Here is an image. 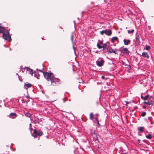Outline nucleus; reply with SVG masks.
Masks as SVG:
<instances>
[{
	"label": "nucleus",
	"mask_w": 154,
	"mask_h": 154,
	"mask_svg": "<svg viewBox=\"0 0 154 154\" xmlns=\"http://www.w3.org/2000/svg\"><path fill=\"white\" fill-rule=\"evenodd\" d=\"M94 114L93 113H91L90 114V118L91 119L93 120L94 119Z\"/></svg>",
	"instance_id": "obj_20"
},
{
	"label": "nucleus",
	"mask_w": 154,
	"mask_h": 154,
	"mask_svg": "<svg viewBox=\"0 0 154 154\" xmlns=\"http://www.w3.org/2000/svg\"><path fill=\"white\" fill-rule=\"evenodd\" d=\"M142 56L144 57H146L147 59L149 58V55L147 53L145 52H143L142 53Z\"/></svg>",
	"instance_id": "obj_11"
},
{
	"label": "nucleus",
	"mask_w": 154,
	"mask_h": 154,
	"mask_svg": "<svg viewBox=\"0 0 154 154\" xmlns=\"http://www.w3.org/2000/svg\"><path fill=\"white\" fill-rule=\"evenodd\" d=\"M137 129L141 132L142 133L143 132L144 128L143 127H138L137 128Z\"/></svg>",
	"instance_id": "obj_14"
},
{
	"label": "nucleus",
	"mask_w": 154,
	"mask_h": 154,
	"mask_svg": "<svg viewBox=\"0 0 154 154\" xmlns=\"http://www.w3.org/2000/svg\"><path fill=\"white\" fill-rule=\"evenodd\" d=\"M71 39L72 41V43L73 42V34H72L71 35Z\"/></svg>",
	"instance_id": "obj_28"
},
{
	"label": "nucleus",
	"mask_w": 154,
	"mask_h": 154,
	"mask_svg": "<svg viewBox=\"0 0 154 154\" xmlns=\"http://www.w3.org/2000/svg\"><path fill=\"white\" fill-rule=\"evenodd\" d=\"M2 37L5 40H8V41L10 42L11 41V36L10 35H8L6 33L4 32L3 34Z\"/></svg>",
	"instance_id": "obj_2"
},
{
	"label": "nucleus",
	"mask_w": 154,
	"mask_h": 154,
	"mask_svg": "<svg viewBox=\"0 0 154 154\" xmlns=\"http://www.w3.org/2000/svg\"><path fill=\"white\" fill-rule=\"evenodd\" d=\"M138 141H140V140H138Z\"/></svg>",
	"instance_id": "obj_41"
},
{
	"label": "nucleus",
	"mask_w": 154,
	"mask_h": 154,
	"mask_svg": "<svg viewBox=\"0 0 154 154\" xmlns=\"http://www.w3.org/2000/svg\"><path fill=\"white\" fill-rule=\"evenodd\" d=\"M11 144L12 145V144H13V143H11Z\"/></svg>",
	"instance_id": "obj_43"
},
{
	"label": "nucleus",
	"mask_w": 154,
	"mask_h": 154,
	"mask_svg": "<svg viewBox=\"0 0 154 154\" xmlns=\"http://www.w3.org/2000/svg\"><path fill=\"white\" fill-rule=\"evenodd\" d=\"M101 78L102 79H104L105 78V77L103 76H102L101 77Z\"/></svg>",
	"instance_id": "obj_36"
},
{
	"label": "nucleus",
	"mask_w": 154,
	"mask_h": 154,
	"mask_svg": "<svg viewBox=\"0 0 154 154\" xmlns=\"http://www.w3.org/2000/svg\"><path fill=\"white\" fill-rule=\"evenodd\" d=\"M5 32H4L6 33V34H8V35L10 34L9 31H8V29L5 30Z\"/></svg>",
	"instance_id": "obj_30"
},
{
	"label": "nucleus",
	"mask_w": 154,
	"mask_h": 154,
	"mask_svg": "<svg viewBox=\"0 0 154 154\" xmlns=\"http://www.w3.org/2000/svg\"><path fill=\"white\" fill-rule=\"evenodd\" d=\"M134 32V29H132L131 30H128V32L129 33H132Z\"/></svg>",
	"instance_id": "obj_25"
},
{
	"label": "nucleus",
	"mask_w": 154,
	"mask_h": 154,
	"mask_svg": "<svg viewBox=\"0 0 154 154\" xmlns=\"http://www.w3.org/2000/svg\"><path fill=\"white\" fill-rule=\"evenodd\" d=\"M151 99V98H150ZM149 102L150 103H151L150 104V105H152L154 106V101H153L152 100H151V99H149Z\"/></svg>",
	"instance_id": "obj_22"
},
{
	"label": "nucleus",
	"mask_w": 154,
	"mask_h": 154,
	"mask_svg": "<svg viewBox=\"0 0 154 154\" xmlns=\"http://www.w3.org/2000/svg\"><path fill=\"white\" fill-rule=\"evenodd\" d=\"M146 115V112H142L141 114V116L142 117L145 116Z\"/></svg>",
	"instance_id": "obj_29"
},
{
	"label": "nucleus",
	"mask_w": 154,
	"mask_h": 154,
	"mask_svg": "<svg viewBox=\"0 0 154 154\" xmlns=\"http://www.w3.org/2000/svg\"><path fill=\"white\" fill-rule=\"evenodd\" d=\"M10 116H9L10 118L12 119H14L17 116L15 113H11L10 114Z\"/></svg>",
	"instance_id": "obj_8"
},
{
	"label": "nucleus",
	"mask_w": 154,
	"mask_h": 154,
	"mask_svg": "<svg viewBox=\"0 0 154 154\" xmlns=\"http://www.w3.org/2000/svg\"><path fill=\"white\" fill-rule=\"evenodd\" d=\"M136 38L137 40V38Z\"/></svg>",
	"instance_id": "obj_44"
},
{
	"label": "nucleus",
	"mask_w": 154,
	"mask_h": 154,
	"mask_svg": "<svg viewBox=\"0 0 154 154\" xmlns=\"http://www.w3.org/2000/svg\"><path fill=\"white\" fill-rule=\"evenodd\" d=\"M123 42L124 43V44L125 45H128L129 44H130L131 41L129 39L126 40L125 39H124L123 40Z\"/></svg>",
	"instance_id": "obj_9"
},
{
	"label": "nucleus",
	"mask_w": 154,
	"mask_h": 154,
	"mask_svg": "<svg viewBox=\"0 0 154 154\" xmlns=\"http://www.w3.org/2000/svg\"><path fill=\"white\" fill-rule=\"evenodd\" d=\"M32 136L34 138H36L37 137V135H36V134H35V135H32Z\"/></svg>",
	"instance_id": "obj_34"
},
{
	"label": "nucleus",
	"mask_w": 154,
	"mask_h": 154,
	"mask_svg": "<svg viewBox=\"0 0 154 154\" xmlns=\"http://www.w3.org/2000/svg\"><path fill=\"white\" fill-rule=\"evenodd\" d=\"M104 62V61L103 59H102L100 60L97 61L96 63L98 66L101 67L103 65Z\"/></svg>",
	"instance_id": "obj_5"
},
{
	"label": "nucleus",
	"mask_w": 154,
	"mask_h": 154,
	"mask_svg": "<svg viewBox=\"0 0 154 154\" xmlns=\"http://www.w3.org/2000/svg\"><path fill=\"white\" fill-rule=\"evenodd\" d=\"M102 48H103V50H104V49H105L106 48H107V45L106 44H104L103 45V46H102Z\"/></svg>",
	"instance_id": "obj_26"
},
{
	"label": "nucleus",
	"mask_w": 154,
	"mask_h": 154,
	"mask_svg": "<svg viewBox=\"0 0 154 154\" xmlns=\"http://www.w3.org/2000/svg\"><path fill=\"white\" fill-rule=\"evenodd\" d=\"M145 107H146V106H143V108H145Z\"/></svg>",
	"instance_id": "obj_39"
},
{
	"label": "nucleus",
	"mask_w": 154,
	"mask_h": 154,
	"mask_svg": "<svg viewBox=\"0 0 154 154\" xmlns=\"http://www.w3.org/2000/svg\"><path fill=\"white\" fill-rule=\"evenodd\" d=\"M5 30V28L4 27L0 26V33L4 32Z\"/></svg>",
	"instance_id": "obj_13"
},
{
	"label": "nucleus",
	"mask_w": 154,
	"mask_h": 154,
	"mask_svg": "<svg viewBox=\"0 0 154 154\" xmlns=\"http://www.w3.org/2000/svg\"><path fill=\"white\" fill-rule=\"evenodd\" d=\"M26 97L27 98H28L29 97Z\"/></svg>",
	"instance_id": "obj_40"
},
{
	"label": "nucleus",
	"mask_w": 154,
	"mask_h": 154,
	"mask_svg": "<svg viewBox=\"0 0 154 154\" xmlns=\"http://www.w3.org/2000/svg\"><path fill=\"white\" fill-rule=\"evenodd\" d=\"M124 54H128L129 53V51H128V49L127 48H123L121 51Z\"/></svg>",
	"instance_id": "obj_6"
},
{
	"label": "nucleus",
	"mask_w": 154,
	"mask_h": 154,
	"mask_svg": "<svg viewBox=\"0 0 154 154\" xmlns=\"http://www.w3.org/2000/svg\"><path fill=\"white\" fill-rule=\"evenodd\" d=\"M125 102L126 103H127V104H128V103H130V102H127V101H125Z\"/></svg>",
	"instance_id": "obj_38"
},
{
	"label": "nucleus",
	"mask_w": 154,
	"mask_h": 154,
	"mask_svg": "<svg viewBox=\"0 0 154 154\" xmlns=\"http://www.w3.org/2000/svg\"><path fill=\"white\" fill-rule=\"evenodd\" d=\"M37 71H39L40 72H42L43 73V72L42 71V70H41V69H37Z\"/></svg>",
	"instance_id": "obj_35"
},
{
	"label": "nucleus",
	"mask_w": 154,
	"mask_h": 154,
	"mask_svg": "<svg viewBox=\"0 0 154 154\" xmlns=\"http://www.w3.org/2000/svg\"><path fill=\"white\" fill-rule=\"evenodd\" d=\"M105 33V34L107 35L108 36L111 35L112 34V31L110 30H103L100 31V34L101 35H103V34Z\"/></svg>",
	"instance_id": "obj_4"
},
{
	"label": "nucleus",
	"mask_w": 154,
	"mask_h": 154,
	"mask_svg": "<svg viewBox=\"0 0 154 154\" xmlns=\"http://www.w3.org/2000/svg\"><path fill=\"white\" fill-rule=\"evenodd\" d=\"M43 134V133L41 131H39L37 132V133L36 135L40 136L42 135Z\"/></svg>",
	"instance_id": "obj_18"
},
{
	"label": "nucleus",
	"mask_w": 154,
	"mask_h": 154,
	"mask_svg": "<svg viewBox=\"0 0 154 154\" xmlns=\"http://www.w3.org/2000/svg\"><path fill=\"white\" fill-rule=\"evenodd\" d=\"M150 47L149 46H147L146 48V49L147 50H148L150 48Z\"/></svg>",
	"instance_id": "obj_31"
},
{
	"label": "nucleus",
	"mask_w": 154,
	"mask_h": 154,
	"mask_svg": "<svg viewBox=\"0 0 154 154\" xmlns=\"http://www.w3.org/2000/svg\"><path fill=\"white\" fill-rule=\"evenodd\" d=\"M72 45L73 48L74 49V51H75V48L74 46V43H72Z\"/></svg>",
	"instance_id": "obj_33"
},
{
	"label": "nucleus",
	"mask_w": 154,
	"mask_h": 154,
	"mask_svg": "<svg viewBox=\"0 0 154 154\" xmlns=\"http://www.w3.org/2000/svg\"><path fill=\"white\" fill-rule=\"evenodd\" d=\"M35 76L36 77L37 79H39V77L40 76V75H39L38 73H36L35 71Z\"/></svg>",
	"instance_id": "obj_19"
},
{
	"label": "nucleus",
	"mask_w": 154,
	"mask_h": 154,
	"mask_svg": "<svg viewBox=\"0 0 154 154\" xmlns=\"http://www.w3.org/2000/svg\"><path fill=\"white\" fill-rule=\"evenodd\" d=\"M43 74L45 78L48 81H51L54 77L53 76V73H52L43 72Z\"/></svg>",
	"instance_id": "obj_1"
},
{
	"label": "nucleus",
	"mask_w": 154,
	"mask_h": 154,
	"mask_svg": "<svg viewBox=\"0 0 154 154\" xmlns=\"http://www.w3.org/2000/svg\"><path fill=\"white\" fill-rule=\"evenodd\" d=\"M116 41H118V38L117 37H114L112 38L111 39V42L112 43H114V42Z\"/></svg>",
	"instance_id": "obj_12"
},
{
	"label": "nucleus",
	"mask_w": 154,
	"mask_h": 154,
	"mask_svg": "<svg viewBox=\"0 0 154 154\" xmlns=\"http://www.w3.org/2000/svg\"><path fill=\"white\" fill-rule=\"evenodd\" d=\"M31 124H30V125H31Z\"/></svg>",
	"instance_id": "obj_42"
},
{
	"label": "nucleus",
	"mask_w": 154,
	"mask_h": 154,
	"mask_svg": "<svg viewBox=\"0 0 154 154\" xmlns=\"http://www.w3.org/2000/svg\"><path fill=\"white\" fill-rule=\"evenodd\" d=\"M144 101V103L148 105H150L151 103H150L149 102V100H145Z\"/></svg>",
	"instance_id": "obj_24"
},
{
	"label": "nucleus",
	"mask_w": 154,
	"mask_h": 154,
	"mask_svg": "<svg viewBox=\"0 0 154 154\" xmlns=\"http://www.w3.org/2000/svg\"><path fill=\"white\" fill-rule=\"evenodd\" d=\"M103 42L102 41H100L99 43L97 44V46L99 49H101L102 48V46L100 45L103 44Z\"/></svg>",
	"instance_id": "obj_10"
},
{
	"label": "nucleus",
	"mask_w": 154,
	"mask_h": 154,
	"mask_svg": "<svg viewBox=\"0 0 154 154\" xmlns=\"http://www.w3.org/2000/svg\"><path fill=\"white\" fill-rule=\"evenodd\" d=\"M37 132H38L37 131V130L36 129H34V133L35 134H36L37 135Z\"/></svg>",
	"instance_id": "obj_32"
},
{
	"label": "nucleus",
	"mask_w": 154,
	"mask_h": 154,
	"mask_svg": "<svg viewBox=\"0 0 154 154\" xmlns=\"http://www.w3.org/2000/svg\"><path fill=\"white\" fill-rule=\"evenodd\" d=\"M27 71H28L29 73L31 74L32 75H33V72H32V69H31L29 68L28 67L27 68Z\"/></svg>",
	"instance_id": "obj_16"
},
{
	"label": "nucleus",
	"mask_w": 154,
	"mask_h": 154,
	"mask_svg": "<svg viewBox=\"0 0 154 154\" xmlns=\"http://www.w3.org/2000/svg\"><path fill=\"white\" fill-rule=\"evenodd\" d=\"M141 97L143 100H144V97H143L141 95Z\"/></svg>",
	"instance_id": "obj_37"
},
{
	"label": "nucleus",
	"mask_w": 154,
	"mask_h": 154,
	"mask_svg": "<svg viewBox=\"0 0 154 154\" xmlns=\"http://www.w3.org/2000/svg\"><path fill=\"white\" fill-rule=\"evenodd\" d=\"M106 49L107 50V51L109 52L110 53H113L115 54H116L115 51L112 48H110L109 47H108L106 48Z\"/></svg>",
	"instance_id": "obj_7"
},
{
	"label": "nucleus",
	"mask_w": 154,
	"mask_h": 154,
	"mask_svg": "<svg viewBox=\"0 0 154 154\" xmlns=\"http://www.w3.org/2000/svg\"><path fill=\"white\" fill-rule=\"evenodd\" d=\"M25 115L26 116L29 118H30L31 116V114L28 112L25 113Z\"/></svg>",
	"instance_id": "obj_23"
},
{
	"label": "nucleus",
	"mask_w": 154,
	"mask_h": 154,
	"mask_svg": "<svg viewBox=\"0 0 154 154\" xmlns=\"http://www.w3.org/2000/svg\"><path fill=\"white\" fill-rule=\"evenodd\" d=\"M146 137L147 138L150 139L152 138V136L150 134H148L147 135H146Z\"/></svg>",
	"instance_id": "obj_21"
},
{
	"label": "nucleus",
	"mask_w": 154,
	"mask_h": 154,
	"mask_svg": "<svg viewBox=\"0 0 154 154\" xmlns=\"http://www.w3.org/2000/svg\"><path fill=\"white\" fill-rule=\"evenodd\" d=\"M59 81L60 80L59 79H57L54 77L50 81L51 82V85L55 86L59 83Z\"/></svg>",
	"instance_id": "obj_3"
},
{
	"label": "nucleus",
	"mask_w": 154,
	"mask_h": 154,
	"mask_svg": "<svg viewBox=\"0 0 154 154\" xmlns=\"http://www.w3.org/2000/svg\"><path fill=\"white\" fill-rule=\"evenodd\" d=\"M152 96L149 97V95H147L144 97V100H149V99H150V98H151Z\"/></svg>",
	"instance_id": "obj_15"
},
{
	"label": "nucleus",
	"mask_w": 154,
	"mask_h": 154,
	"mask_svg": "<svg viewBox=\"0 0 154 154\" xmlns=\"http://www.w3.org/2000/svg\"><path fill=\"white\" fill-rule=\"evenodd\" d=\"M94 119H96V122H97V125L98 126L99 125H100V124L99 123V120H98V119L97 118H94Z\"/></svg>",
	"instance_id": "obj_27"
},
{
	"label": "nucleus",
	"mask_w": 154,
	"mask_h": 154,
	"mask_svg": "<svg viewBox=\"0 0 154 154\" xmlns=\"http://www.w3.org/2000/svg\"><path fill=\"white\" fill-rule=\"evenodd\" d=\"M24 86H26L27 87V88H30V87H31L32 86V85L31 84H30V83H28V84H26V83H25L24 84Z\"/></svg>",
	"instance_id": "obj_17"
}]
</instances>
